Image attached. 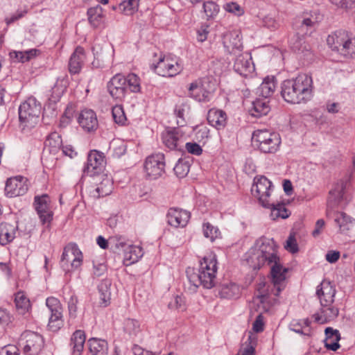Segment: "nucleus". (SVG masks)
<instances>
[{
	"label": "nucleus",
	"mask_w": 355,
	"mask_h": 355,
	"mask_svg": "<svg viewBox=\"0 0 355 355\" xmlns=\"http://www.w3.org/2000/svg\"><path fill=\"white\" fill-rule=\"evenodd\" d=\"M209 130L206 126L200 127L196 134V139L200 141L205 144L209 138Z\"/></svg>",
	"instance_id": "nucleus-58"
},
{
	"label": "nucleus",
	"mask_w": 355,
	"mask_h": 355,
	"mask_svg": "<svg viewBox=\"0 0 355 355\" xmlns=\"http://www.w3.org/2000/svg\"><path fill=\"white\" fill-rule=\"evenodd\" d=\"M85 60V51L83 47L78 46L71 54L69 61V71L71 74L79 73Z\"/></svg>",
	"instance_id": "nucleus-24"
},
{
	"label": "nucleus",
	"mask_w": 355,
	"mask_h": 355,
	"mask_svg": "<svg viewBox=\"0 0 355 355\" xmlns=\"http://www.w3.org/2000/svg\"><path fill=\"white\" fill-rule=\"evenodd\" d=\"M183 68L177 60L170 57H161L155 65V72L162 76L173 77L179 74Z\"/></svg>",
	"instance_id": "nucleus-13"
},
{
	"label": "nucleus",
	"mask_w": 355,
	"mask_h": 355,
	"mask_svg": "<svg viewBox=\"0 0 355 355\" xmlns=\"http://www.w3.org/2000/svg\"><path fill=\"white\" fill-rule=\"evenodd\" d=\"M187 109H189V107L186 104L183 103L176 105L175 109V114L178 119L177 121L178 124L181 126H183L185 123L184 113Z\"/></svg>",
	"instance_id": "nucleus-55"
},
{
	"label": "nucleus",
	"mask_w": 355,
	"mask_h": 355,
	"mask_svg": "<svg viewBox=\"0 0 355 355\" xmlns=\"http://www.w3.org/2000/svg\"><path fill=\"white\" fill-rule=\"evenodd\" d=\"M207 121L211 125L220 130L227 123L226 113L220 110L211 109L207 114Z\"/></svg>",
	"instance_id": "nucleus-27"
},
{
	"label": "nucleus",
	"mask_w": 355,
	"mask_h": 355,
	"mask_svg": "<svg viewBox=\"0 0 355 355\" xmlns=\"http://www.w3.org/2000/svg\"><path fill=\"white\" fill-rule=\"evenodd\" d=\"M234 69L240 75L247 76L249 73L254 71V66L247 54H239L234 61Z\"/></svg>",
	"instance_id": "nucleus-25"
},
{
	"label": "nucleus",
	"mask_w": 355,
	"mask_h": 355,
	"mask_svg": "<svg viewBox=\"0 0 355 355\" xmlns=\"http://www.w3.org/2000/svg\"><path fill=\"white\" fill-rule=\"evenodd\" d=\"M253 330L257 332H261L263 330V316L261 314H259L254 322H253Z\"/></svg>",
	"instance_id": "nucleus-62"
},
{
	"label": "nucleus",
	"mask_w": 355,
	"mask_h": 355,
	"mask_svg": "<svg viewBox=\"0 0 355 355\" xmlns=\"http://www.w3.org/2000/svg\"><path fill=\"white\" fill-rule=\"evenodd\" d=\"M28 189V179L19 175L7 180L5 194L8 198H13L24 195Z\"/></svg>",
	"instance_id": "nucleus-14"
},
{
	"label": "nucleus",
	"mask_w": 355,
	"mask_h": 355,
	"mask_svg": "<svg viewBox=\"0 0 355 355\" xmlns=\"http://www.w3.org/2000/svg\"><path fill=\"white\" fill-rule=\"evenodd\" d=\"M170 309L178 310V311H184L187 309L184 297L177 295L168 304Z\"/></svg>",
	"instance_id": "nucleus-53"
},
{
	"label": "nucleus",
	"mask_w": 355,
	"mask_h": 355,
	"mask_svg": "<svg viewBox=\"0 0 355 355\" xmlns=\"http://www.w3.org/2000/svg\"><path fill=\"white\" fill-rule=\"evenodd\" d=\"M257 345V336L249 333L247 339L241 344L236 355H254Z\"/></svg>",
	"instance_id": "nucleus-31"
},
{
	"label": "nucleus",
	"mask_w": 355,
	"mask_h": 355,
	"mask_svg": "<svg viewBox=\"0 0 355 355\" xmlns=\"http://www.w3.org/2000/svg\"><path fill=\"white\" fill-rule=\"evenodd\" d=\"M281 95L284 100L291 104L306 103L313 96V80L305 73L295 78L285 80L281 86Z\"/></svg>",
	"instance_id": "nucleus-2"
},
{
	"label": "nucleus",
	"mask_w": 355,
	"mask_h": 355,
	"mask_svg": "<svg viewBox=\"0 0 355 355\" xmlns=\"http://www.w3.org/2000/svg\"><path fill=\"white\" fill-rule=\"evenodd\" d=\"M0 355H19V349L14 345H7L0 349Z\"/></svg>",
	"instance_id": "nucleus-60"
},
{
	"label": "nucleus",
	"mask_w": 355,
	"mask_h": 355,
	"mask_svg": "<svg viewBox=\"0 0 355 355\" xmlns=\"http://www.w3.org/2000/svg\"><path fill=\"white\" fill-rule=\"evenodd\" d=\"M77 303L78 297L74 295H71L68 302L70 320L76 318L77 311Z\"/></svg>",
	"instance_id": "nucleus-57"
},
{
	"label": "nucleus",
	"mask_w": 355,
	"mask_h": 355,
	"mask_svg": "<svg viewBox=\"0 0 355 355\" xmlns=\"http://www.w3.org/2000/svg\"><path fill=\"white\" fill-rule=\"evenodd\" d=\"M99 290V299L100 304L102 306L106 307L110 304V292L107 287V284H101L98 286Z\"/></svg>",
	"instance_id": "nucleus-50"
},
{
	"label": "nucleus",
	"mask_w": 355,
	"mask_h": 355,
	"mask_svg": "<svg viewBox=\"0 0 355 355\" xmlns=\"http://www.w3.org/2000/svg\"><path fill=\"white\" fill-rule=\"evenodd\" d=\"M89 349L92 355H107L108 345L105 340L91 338L87 341Z\"/></svg>",
	"instance_id": "nucleus-29"
},
{
	"label": "nucleus",
	"mask_w": 355,
	"mask_h": 355,
	"mask_svg": "<svg viewBox=\"0 0 355 355\" xmlns=\"http://www.w3.org/2000/svg\"><path fill=\"white\" fill-rule=\"evenodd\" d=\"M33 207L37 212L41 223L44 224V194L35 196Z\"/></svg>",
	"instance_id": "nucleus-47"
},
{
	"label": "nucleus",
	"mask_w": 355,
	"mask_h": 355,
	"mask_svg": "<svg viewBox=\"0 0 355 355\" xmlns=\"http://www.w3.org/2000/svg\"><path fill=\"white\" fill-rule=\"evenodd\" d=\"M164 155L162 153L148 156L145 161L144 170L146 175L151 180L161 177L165 171Z\"/></svg>",
	"instance_id": "nucleus-12"
},
{
	"label": "nucleus",
	"mask_w": 355,
	"mask_h": 355,
	"mask_svg": "<svg viewBox=\"0 0 355 355\" xmlns=\"http://www.w3.org/2000/svg\"><path fill=\"white\" fill-rule=\"evenodd\" d=\"M173 171L178 178H184L189 171V164L187 161L179 159L174 166Z\"/></svg>",
	"instance_id": "nucleus-51"
},
{
	"label": "nucleus",
	"mask_w": 355,
	"mask_h": 355,
	"mask_svg": "<svg viewBox=\"0 0 355 355\" xmlns=\"http://www.w3.org/2000/svg\"><path fill=\"white\" fill-rule=\"evenodd\" d=\"M326 260L329 263L336 262L340 257V252L338 251L331 250L326 254Z\"/></svg>",
	"instance_id": "nucleus-64"
},
{
	"label": "nucleus",
	"mask_w": 355,
	"mask_h": 355,
	"mask_svg": "<svg viewBox=\"0 0 355 355\" xmlns=\"http://www.w3.org/2000/svg\"><path fill=\"white\" fill-rule=\"evenodd\" d=\"M252 142L254 146L263 153H275L279 147L281 139L276 132L257 130L252 134Z\"/></svg>",
	"instance_id": "nucleus-7"
},
{
	"label": "nucleus",
	"mask_w": 355,
	"mask_h": 355,
	"mask_svg": "<svg viewBox=\"0 0 355 355\" xmlns=\"http://www.w3.org/2000/svg\"><path fill=\"white\" fill-rule=\"evenodd\" d=\"M219 295L222 298L237 297L240 295V288L233 282L225 283L220 287Z\"/></svg>",
	"instance_id": "nucleus-38"
},
{
	"label": "nucleus",
	"mask_w": 355,
	"mask_h": 355,
	"mask_svg": "<svg viewBox=\"0 0 355 355\" xmlns=\"http://www.w3.org/2000/svg\"><path fill=\"white\" fill-rule=\"evenodd\" d=\"M210 85L209 78L195 80L188 87L189 96L199 102L209 101L214 90V85L213 84L212 86Z\"/></svg>",
	"instance_id": "nucleus-9"
},
{
	"label": "nucleus",
	"mask_w": 355,
	"mask_h": 355,
	"mask_svg": "<svg viewBox=\"0 0 355 355\" xmlns=\"http://www.w3.org/2000/svg\"><path fill=\"white\" fill-rule=\"evenodd\" d=\"M270 107L266 98L257 99L252 103V107L250 110V114L256 118L268 114Z\"/></svg>",
	"instance_id": "nucleus-32"
},
{
	"label": "nucleus",
	"mask_w": 355,
	"mask_h": 355,
	"mask_svg": "<svg viewBox=\"0 0 355 355\" xmlns=\"http://www.w3.org/2000/svg\"><path fill=\"white\" fill-rule=\"evenodd\" d=\"M252 195L257 198L262 207L270 209L272 220L287 218L291 212L284 203L275 202L270 198L272 192V182L265 176H256L251 188Z\"/></svg>",
	"instance_id": "nucleus-3"
},
{
	"label": "nucleus",
	"mask_w": 355,
	"mask_h": 355,
	"mask_svg": "<svg viewBox=\"0 0 355 355\" xmlns=\"http://www.w3.org/2000/svg\"><path fill=\"white\" fill-rule=\"evenodd\" d=\"M347 35L348 33L347 31L343 30L336 31L328 36L327 39V44L333 51H338Z\"/></svg>",
	"instance_id": "nucleus-37"
},
{
	"label": "nucleus",
	"mask_w": 355,
	"mask_h": 355,
	"mask_svg": "<svg viewBox=\"0 0 355 355\" xmlns=\"http://www.w3.org/2000/svg\"><path fill=\"white\" fill-rule=\"evenodd\" d=\"M248 264L254 269H259L267 264L270 266V282L264 278L257 284L256 298L263 303L270 295L278 296L286 287V275L288 269L282 266L277 254V248L272 239L260 238L248 252Z\"/></svg>",
	"instance_id": "nucleus-1"
},
{
	"label": "nucleus",
	"mask_w": 355,
	"mask_h": 355,
	"mask_svg": "<svg viewBox=\"0 0 355 355\" xmlns=\"http://www.w3.org/2000/svg\"><path fill=\"white\" fill-rule=\"evenodd\" d=\"M203 10L207 19L213 18L218 11V6L213 1H207L203 3Z\"/></svg>",
	"instance_id": "nucleus-52"
},
{
	"label": "nucleus",
	"mask_w": 355,
	"mask_h": 355,
	"mask_svg": "<svg viewBox=\"0 0 355 355\" xmlns=\"http://www.w3.org/2000/svg\"><path fill=\"white\" fill-rule=\"evenodd\" d=\"M37 51V50L35 49L24 51H13L10 53V57L13 62L24 63L34 58L36 55Z\"/></svg>",
	"instance_id": "nucleus-40"
},
{
	"label": "nucleus",
	"mask_w": 355,
	"mask_h": 355,
	"mask_svg": "<svg viewBox=\"0 0 355 355\" xmlns=\"http://www.w3.org/2000/svg\"><path fill=\"white\" fill-rule=\"evenodd\" d=\"M162 141L166 148L170 150H182L185 137L179 129H171L162 134Z\"/></svg>",
	"instance_id": "nucleus-18"
},
{
	"label": "nucleus",
	"mask_w": 355,
	"mask_h": 355,
	"mask_svg": "<svg viewBox=\"0 0 355 355\" xmlns=\"http://www.w3.org/2000/svg\"><path fill=\"white\" fill-rule=\"evenodd\" d=\"M68 86V80L65 78H58L51 87L50 91V96L49 98V107L51 109V116H55L57 114V103L60 101Z\"/></svg>",
	"instance_id": "nucleus-16"
},
{
	"label": "nucleus",
	"mask_w": 355,
	"mask_h": 355,
	"mask_svg": "<svg viewBox=\"0 0 355 355\" xmlns=\"http://www.w3.org/2000/svg\"><path fill=\"white\" fill-rule=\"evenodd\" d=\"M101 180L96 189L91 191L94 198H100L110 194L113 189V182L107 175H101Z\"/></svg>",
	"instance_id": "nucleus-26"
},
{
	"label": "nucleus",
	"mask_w": 355,
	"mask_h": 355,
	"mask_svg": "<svg viewBox=\"0 0 355 355\" xmlns=\"http://www.w3.org/2000/svg\"><path fill=\"white\" fill-rule=\"evenodd\" d=\"M276 88V79L274 76L265 78L257 89V93L263 98H268L274 93Z\"/></svg>",
	"instance_id": "nucleus-28"
},
{
	"label": "nucleus",
	"mask_w": 355,
	"mask_h": 355,
	"mask_svg": "<svg viewBox=\"0 0 355 355\" xmlns=\"http://www.w3.org/2000/svg\"><path fill=\"white\" fill-rule=\"evenodd\" d=\"M85 334L82 330H76L71 336L70 345L73 355H80L85 343Z\"/></svg>",
	"instance_id": "nucleus-33"
},
{
	"label": "nucleus",
	"mask_w": 355,
	"mask_h": 355,
	"mask_svg": "<svg viewBox=\"0 0 355 355\" xmlns=\"http://www.w3.org/2000/svg\"><path fill=\"white\" fill-rule=\"evenodd\" d=\"M18 112L22 130H31L40 121L42 106L35 97H30L19 105Z\"/></svg>",
	"instance_id": "nucleus-6"
},
{
	"label": "nucleus",
	"mask_w": 355,
	"mask_h": 355,
	"mask_svg": "<svg viewBox=\"0 0 355 355\" xmlns=\"http://www.w3.org/2000/svg\"><path fill=\"white\" fill-rule=\"evenodd\" d=\"M143 256V252L140 247L136 245H128L124 250V259L128 261L129 263H133Z\"/></svg>",
	"instance_id": "nucleus-42"
},
{
	"label": "nucleus",
	"mask_w": 355,
	"mask_h": 355,
	"mask_svg": "<svg viewBox=\"0 0 355 355\" xmlns=\"http://www.w3.org/2000/svg\"><path fill=\"white\" fill-rule=\"evenodd\" d=\"M139 6V0H123L119 5V10L126 15L135 13Z\"/></svg>",
	"instance_id": "nucleus-44"
},
{
	"label": "nucleus",
	"mask_w": 355,
	"mask_h": 355,
	"mask_svg": "<svg viewBox=\"0 0 355 355\" xmlns=\"http://www.w3.org/2000/svg\"><path fill=\"white\" fill-rule=\"evenodd\" d=\"M202 232L204 236L209 239L211 242L220 236V232L218 228L208 222L203 223Z\"/></svg>",
	"instance_id": "nucleus-45"
},
{
	"label": "nucleus",
	"mask_w": 355,
	"mask_h": 355,
	"mask_svg": "<svg viewBox=\"0 0 355 355\" xmlns=\"http://www.w3.org/2000/svg\"><path fill=\"white\" fill-rule=\"evenodd\" d=\"M88 20L90 24L96 28L100 26L103 21V9L101 6L90 8L87 10Z\"/></svg>",
	"instance_id": "nucleus-41"
},
{
	"label": "nucleus",
	"mask_w": 355,
	"mask_h": 355,
	"mask_svg": "<svg viewBox=\"0 0 355 355\" xmlns=\"http://www.w3.org/2000/svg\"><path fill=\"white\" fill-rule=\"evenodd\" d=\"M337 52L344 58H354L355 56V37L348 34Z\"/></svg>",
	"instance_id": "nucleus-35"
},
{
	"label": "nucleus",
	"mask_w": 355,
	"mask_h": 355,
	"mask_svg": "<svg viewBox=\"0 0 355 355\" xmlns=\"http://www.w3.org/2000/svg\"><path fill=\"white\" fill-rule=\"evenodd\" d=\"M189 218V212L177 208H171L167 214L168 223L175 227L186 226Z\"/></svg>",
	"instance_id": "nucleus-23"
},
{
	"label": "nucleus",
	"mask_w": 355,
	"mask_h": 355,
	"mask_svg": "<svg viewBox=\"0 0 355 355\" xmlns=\"http://www.w3.org/2000/svg\"><path fill=\"white\" fill-rule=\"evenodd\" d=\"M15 303L18 313L21 315L28 312L31 306L29 300L22 292H18L15 295Z\"/></svg>",
	"instance_id": "nucleus-43"
},
{
	"label": "nucleus",
	"mask_w": 355,
	"mask_h": 355,
	"mask_svg": "<svg viewBox=\"0 0 355 355\" xmlns=\"http://www.w3.org/2000/svg\"><path fill=\"white\" fill-rule=\"evenodd\" d=\"M125 79L127 89H129L131 92L137 93L141 90L140 78L135 73H129Z\"/></svg>",
	"instance_id": "nucleus-46"
},
{
	"label": "nucleus",
	"mask_w": 355,
	"mask_h": 355,
	"mask_svg": "<svg viewBox=\"0 0 355 355\" xmlns=\"http://www.w3.org/2000/svg\"><path fill=\"white\" fill-rule=\"evenodd\" d=\"M289 45L294 51H303L306 49L304 45V37L295 34L289 40Z\"/></svg>",
	"instance_id": "nucleus-48"
},
{
	"label": "nucleus",
	"mask_w": 355,
	"mask_h": 355,
	"mask_svg": "<svg viewBox=\"0 0 355 355\" xmlns=\"http://www.w3.org/2000/svg\"><path fill=\"white\" fill-rule=\"evenodd\" d=\"M105 164V157L102 153L95 150H91L84 168V173L87 175L94 176L103 171Z\"/></svg>",
	"instance_id": "nucleus-15"
},
{
	"label": "nucleus",
	"mask_w": 355,
	"mask_h": 355,
	"mask_svg": "<svg viewBox=\"0 0 355 355\" xmlns=\"http://www.w3.org/2000/svg\"><path fill=\"white\" fill-rule=\"evenodd\" d=\"M334 286L329 281H322L318 286L316 295L321 305V313H315L313 315L318 323H326L338 315V309L333 305L336 295Z\"/></svg>",
	"instance_id": "nucleus-4"
},
{
	"label": "nucleus",
	"mask_w": 355,
	"mask_h": 355,
	"mask_svg": "<svg viewBox=\"0 0 355 355\" xmlns=\"http://www.w3.org/2000/svg\"><path fill=\"white\" fill-rule=\"evenodd\" d=\"M311 321L309 318L304 320H293L289 324L291 331L301 335L310 336L311 335Z\"/></svg>",
	"instance_id": "nucleus-30"
},
{
	"label": "nucleus",
	"mask_w": 355,
	"mask_h": 355,
	"mask_svg": "<svg viewBox=\"0 0 355 355\" xmlns=\"http://www.w3.org/2000/svg\"><path fill=\"white\" fill-rule=\"evenodd\" d=\"M46 306L50 311L47 324L48 329L53 332H57L64 325L62 306L59 300L53 297L46 299Z\"/></svg>",
	"instance_id": "nucleus-10"
},
{
	"label": "nucleus",
	"mask_w": 355,
	"mask_h": 355,
	"mask_svg": "<svg viewBox=\"0 0 355 355\" xmlns=\"http://www.w3.org/2000/svg\"><path fill=\"white\" fill-rule=\"evenodd\" d=\"M43 337L33 331H27L21 335L19 345L23 346V352L26 355H37L44 345Z\"/></svg>",
	"instance_id": "nucleus-11"
},
{
	"label": "nucleus",
	"mask_w": 355,
	"mask_h": 355,
	"mask_svg": "<svg viewBox=\"0 0 355 355\" xmlns=\"http://www.w3.org/2000/svg\"><path fill=\"white\" fill-rule=\"evenodd\" d=\"M324 332L326 335L325 338L334 339L336 341H339L340 336L338 330L334 329L331 327H327Z\"/></svg>",
	"instance_id": "nucleus-61"
},
{
	"label": "nucleus",
	"mask_w": 355,
	"mask_h": 355,
	"mask_svg": "<svg viewBox=\"0 0 355 355\" xmlns=\"http://www.w3.org/2000/svg\"><path fill=\"white\" fill-rule=\"evenodd\" d=\"M187 273L189 282L195 287L202 286L205 288H211L215 286L216 273L211 272V275L200 271L196 273L190 268L187 270Z\"/></svg>",
	"instance_id": "nucleus-17"
},
{
	"label": "nucleus",
	"mask_w": 355,
	"mask_h": 355,
	"mask_svg": "<svg viewBox=\"0 0 355 355\" xmlns=\"http://www.w3.org/2000/svg\"><path fill=\"white\" fill-rule=\"evenodd\" d=\"M107 270V267L104 263H94V275L96 277L102 276Z\"/></svg>",
	"instance_id": "nucleus-63"
},
{
	"label": "nucleus",
	"mask_w": 355,
	"mask_h": 355,
	"mask_svg": "<svg viewBox=\"0 0 355 355\" xmlns=\"http://www.w3.org/2000/svg\"><path fill=\"white\" fill-rule=\"evenodd\" d=\"M343 183L337 184L329 193L327 200V215L333 217L336 224L339 227L341 232L349 230L353 226L354 220L347 214L342 211H334L336 207H343L344 205Z\"/></svg>",
	"instance_id": "nucleus-5"
},
{
	"label": "nucleus",
	"mask_w": 355,
	"mask_h": 355,
	"mask_svg": "<svg viewBox=\"0 0 355 355\" xmlns=\"http://www.w3.org/2000/svg\"><path fill=\"white\" fill-rule=\"evenodd\" d=\"M284 248L289 252L294 254L298 252V245L295 239V233L291 232L284 245Z\"/></svg>",
	"instance_id": "nucleus-54"
},
{
	"label": "nucleus",
	"mask_w": 355,
	"mask_h": 355,
	"mask_svg": "<svg viewBox=\"0 0 355 355\" xmlns=\"http://www.w3.org/2000/svg\"><path fill=\"white\" fill-rule=\"evenodd\" d=\"M62 143L61 137L56 132H52L46 139V146L49 147L50 154L56 155L60 153Z\"/></svg>",
	"instance_id": "nucleus-39"
},
{
	"label": "nucleus",
	"mask_w": 355,
	"mask_h": 355,
	"mask_svg": "<svg viewBox=\"0 0 355 355\" xmlns=\"http://www.w3.org/2000/svg\"><path fill=\"white\" fill-rule=\"evenodd\" d=\"M83 255L76 243H70L63 250L61 257L62 267L67 271L74 270L83 263Z\"/></svg>",
	"instance_id": "nucleus-8"
},
{
	"label": "nucleus",
	"mask_w": 355,
	"mask_h": 355,
	"mask_svg": "<svg viewBox=\"0 0 355 355\" xmlns=\"http://www.w3.org/2000/svg\"><path fill=\"white\" fill-rule=\"evenodd\" d=\"M78 122L80 127L88 132L96 130L98 126L96 114L90 109H85L80 112Z\"/></svg>",
	"instance_id": "nucleus-20"
},
{
	"label": "nucleus",
	"mask_w": 355,
	"mask_h": 355,
	"mask_svg": "<svg viewBox=\"0 0 355 355\" xmlns=\"http://www.w3.org/2000/svg\"><path fill=\"white\" fill-rule=\"evenodd\" d=\"M224 8L228 12L234 14L236 16H241L244 13L243 9L235 2L227 3Z\"/></svg>",
	"instance_id": "nucleus-56"
},
{
	"label": "nucleus",
	"mask_w": 355,
	"mask_h": 355,
	"mask_svg": "<svg viewBox=\"0 0 355 355\" xmlns=\"http://www.w3.org/2000/svg\"><path fill=\"white\" fill-rule=\"evenodd\" d=\"M107 89L112 98L122 100L127 92L125 76L120 73L116 74L108 83Z\"/></svg>",
	"instance_id": "nucleus-19"
},
{
	"label": "nucleus",
	"mask_w": 355,
	"mask_h": 355,
	"mask_svg": "<svg viewBox=\"0 0 355 355\" xmlns=\"http://www.w3.org/2000/svg\"><path fill=\"white\" fill-rule=\"evenodd\" d=\"M185 148L189 153L195 155H200L202 153V148L196 143L187 142L185 144Z\"/></svg>",
	"instance_id": "nucleus-59"
},
{
	"label": "nucleus",
	"mask_w": 355,
	"mask_h": 355,
	"mask_svg": "<svg viewBox=\"0 0 355 355\" xmlns=\"http://www.w3.org/2000/svg\"><path fill=\"white\" fill-rule=\"evenodd\" d=\"M223 43L224 47L231 54H236L242 50L240 33L238 31L227 32L223 35Z\"/></svg>",
	"instance_id": "nucleus-21"
},
{
	"label": "nucleus",
	"mask_w": 355,
	"mask_h": 355,
	"mask_svg": "<svg viewBox=\"0 0 355 355\" xmlns=\"http://www.w3.org/2000/svg\"><path fill=\"white\" fill-rule=\"evenodd\" d=\"M198 271L207 272L211 275V272H217V261L214 254H209L200 261Z\"/></svg>",
	"instance_id": "nucleus-34"
},
{
	"label": "nucleus",
	"mask_w": 355,
	"mask_h": 355,
	"mask_svg": "<svg viewBox=\"0 0 355 355\" xmlns=\"http://www.w3.org/2000/svg\"><path fill=\"white\" fill-rule=\"evenodd\" d=\"M112 114L114 122L119 125H124L127 119L122 105H116L112 107Z\"/></svg>",
	"instance_id": "nucleus-49"
},
{
	"label": "nucleus",
	"mask_w": 355,
	"mask_h": 355,
	"mask_svg": "<svg viewBox=\"0 0 355 355\" xmlns=\"http://www.w3.org/2000/svg\"><path fill=\"white\" fill-rule=\"evenodd\" d=\"M18 223L2 222L0 223V245L4 246L10 243L16 237Z\"/></svg>",
	"instance_id": "nucleus-22"
},
{
	"label": "nucleus",
	"mask_w": 355,
	"mask_h": 355,
	"mask_svg": "<svg viewBox=\"0 0 355 355\" xmlns=\"http://www.w3.org/2000/svg\"><path fill=\"white\" fill-rule=\"evenodd\" d=\"M123 331L130 338L140 337L141 335V324L135 319H125L123 322Z\"/></svg>",
	"instance_id": "nucleus-36"
}]
</instances>
